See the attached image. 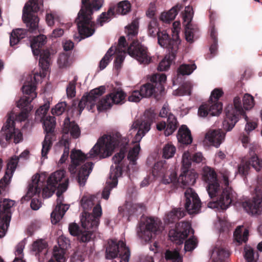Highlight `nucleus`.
I'll use <instances>...</instances> for the list:
<instances>
[{"label":"nucleus","mask_w":262,"mask_h":262,"mask_svg":"<svg viewBox=\"0 0 262 262\" xmlns=\"http://www.w3.org/2000/svg\"><path fill=\"white\" fill-rule=\"evenodd\" d=\"M220 174L225 186L220 195L219 192L221 190V186L217 174L213 168L208 166L204 167L203 169L202 179L207 184L206 190L210 199L217 196L215 201L208 203V207L220 208L222 210H226L233 202L234 195L232 189L229 187L230 172L226 169H222L220 171Z\"/></svg>","instance_id":"1"},{"label":"nucleus","mask_w":262,"mask_h":262,"mask_svg":"<svg viewBox=\"0 0 262 262\" xmlns=\"http://www.w3.org/2000/svg\"><path fill=\"white\" fill-rule=\"evenodd\" d=\"M122 138L119 133L104 135L99 138L96 144L86 155L80 150H72L71 164L68 168L69 171L71 174H75L77 167L88 158L99 157L100 159H103L111 156L115 148L118 146L123 140Z\"/></svg>","instance_id":"2"},{"label":"nucleus","mask_w":262,"mask_h":262,"mask_svg":"<svg viewBox=\"0 0 262 262\" xmlns=\"http://www.w3.org/2000/svg\"><path fill=\"white\" fill-rule=\"evenodd\" d=\"M29 97L23 96L17 104L21 112L18 115H15L13 112L8 114L6 122L0 131V144L2 147H6L12 139L15 143H18L23 140L21 133L14 126V118L15 117V120L19 122L26 120L33 107Z\"/></svg>","instance_id":"3"},{"label":"nucleus","mask_w":262,"mask_h":262,"mask_svg":"<svg viewBox=\"0 0 262 262\" xmlns=\"http://www.w3.org/2000/svg\"><path fill=\"white\" fill-rule=\"evenodd\" d=\"M103 0H81V9L75 22L78 32L82 38L91 36L95 31L96 23L92 21L94 10H98Z\"/></svg>","instance_id":"4"},{"label":"nucleus","mask_w":262,"mask_h":262,"mask_svg":"<svg viewBox=\"0 0 262 262\" xmlns=\"http://www.w3.org/2000/svg\"><path fill=\"white\" fill-rule=\"evenodd\" d=\"M225 117L223 122V127L226 132L232 130L239 117H243L247 122L245 129L247 133L254 130L257 126L255 121L248 120L241 105V100L238 96L233 99V103L228 104L225 109Z\"/></svg>","instance_id":"5"},{"label":"nucleus","mask_w":262,"mask_h":262,"mask_svg":"<svg viewBox=\"0 0 262 262\" xmlns=\"http://www.w3.org/2000/svg\"><path fill=\"white\" fill-rule=\"evenodd\" d=\"M123 140L121 141L120 145L121 147L120 151L115 154L112 160L115 164V167L113 166L111 168L110 173V181H107V186H106L102 192V198L107 200L110 196V192L112 189L115 187L118 183V178L122 174V167L119 165L122 160L124 158L126 152L128 149V140L126 138H123Z\"/></svg>","instance_id":"6"},{"label":"nucleus","mask_w":262,"mask_h":262,"mask_svg":"<svg viewBox=\"0 0 262 262\" xmlns=\"http://www.w3.org/2000/svg\"><path fill=\"white\" fill-rule=\"evenodd\" d=\"M43 7L42 0H29L23 10L22 18L30 32H34L38 27L39 18L35 13Z\"/></svg>","instance_id":"7"},{"label":"nucleus","mask_w":262,"mask_h":262,"mask_svg":"<svg viewBox=\"0 0 262 262\" xmlns=\"http://www.w3.org/2000/svg\"><path fill=\"white\" fill-rule=\"evenodd\" d=\"M130 250L124 242L109 239L105 246V258L113 259L117 258L119 262H128Z\"/></svg>","instance_id":"8"},{"label":"nucleus","mask_w":262,"mask_h":262,"mask_svg":"<svg viewBox=\"0 0 262 262\" xmlns=\"http://www.w3.org/2000/svg\"><path fill=\"white\" fill-rule=\"evenodd\" d=\"M69 185V179L64 176L62 181L59 183L56 192L57 199L56 206L51 214V222L53 224L58 223L63 217L66 212L69 209V205L63 204L64 198L62 193L66 191Z\"/></svg>","instance_id":"9"},{"label":"nucleus","mask_w":262,"mask_h":262,"mask_svg":"<svg viewBox=\"0 0 262 262\" xmlns=\"http://www.w3.org/2000/svg\"><path fill=\"white\" fill-rule=\"evenodd\" d=\"M47 37L42 34L37 36L31 41V48L34 56L40 55L39 65L43 71L47 72L49 69L50 52L49 50H41L47 42Z\"/></svg>","instance_id":"10"},{"label":"nucleus","mask_w":262,"mask_h":262,"mask_svg":"<svg viewBox=\"0 0 262 262\" xmlns=\"http://www.w3.org/2000/svg\"><path fill=\"white\" fill-rule=\"evenodd\" d=\"M151 83H147L141 86L140 92L143 97H149L154 96L157 98L164 91V84L166 81L165 74H155L150 78Z\"/></svg>","instance_id":"11"},{"label":"nucleus","mask_w":262,"mask_h":262,"mask_svg":"<svg viewBox=\"0 0 262 262\" xmlns=\"http://www.w3.org/2000/svg\"><path fill=\"white\" fill-rule=\"evenodd\" d=\"M39 175L36 174L32 177V181L29 183L28 190L25 195L23 196L21 200V203L28 202L31 198L30 206L33 210H38L41 205V202L39 199L42 188L41 182L39 180Z\"/></svg>","instance_id":"12"},{"label":"nucleus","mask_w":262,"mask_h":262,"mask_svg":"<svg viewBox=\"0 0 262 262\" xmlns=\"http://www.w3.org/2000/svg\"><path fill=\"white\" fill-rule=\"evenodd\" d=\"M155 117V113L151 111L146 110L141 119H137L134 122L131 130H138L133 141L134 143L140 142L142 138L149 132Z\"/></svg>","instance_id":"13"},{"label":"nucleus","mask_w":262,"mask_h":262,"mask_svg":"<svg viewBox=\"0 0 262 262\" xmlns=\"http://www.w3.org/2000/svg\"><path fill=\"white\" fill-rule=\"evenodd\" d=\"M172 37L171 38L166 31H160L158 33V44L168 49L169 52L172 53V57L173 58L176 56L177 51L178 50L179 44L180 43L179 33L176 28L172 31Z\"/></svg>","instance_id":"14"},{"label":"nucleus","mask_w":262,"mask_h":262,"mask_svg":"<svg viewBox=\"0 0 262 262\" xmlns=\"http://www.w3.org/2000/svg\"><path fill=\"white\" fill-rule=\"evenodd\" d=\"M168 164L165 160L156 163L151 170V174L155 178H161L165 184L173 183L177 180V174L174 171H168Z\"/></svg>","instance_id":"15"},{"label":"nucleus","mask_w":262,"mask_h":262,"mask_svg":"<svg viewBox=\"0 0 262 262\" xmlns=\"http://www.w3.org/2000/svg\"><path fill=\"white\" fill-rule=\"evenodd\" d=\"M14 202L10 199H4L0 201V238L3 237L9 226L11 219V208Z\"/></svg>","instance_id":"16"},{"label":"nucleus","mask_w":262,"mask_h":262,"mask_svg":"<svg viewBox=\"0 0 262 262\" xmlns=\"http://www.w3.org/2000/svg\"><path fill=\"white\" fill-rule=\"evenodd\" d=\"M127 52L140 63L148 64L151 61V57L147 48L138 41H133L127 48Z\"/></svg>","instance_id":"17"},{"label":"nucleus","mask_w":262,"mask_h":262,"mask_svg":"<svg viewBox=\"0 0 262 262\" xmlns=\"http://www.w3.org/2000/svg\"><path fill=\"white\" fill-rule=\"evenodd\" d=\"M190 233L192 234L194 233L191 224L188 222H183L178 223L174 229L170 230L169 237L176 244L181 245Z\"/></svg>","instance_id":"18"},{"label":"nucleus","mask_w":262,"mask_h":262,"mask_svg":"<svg viewBox=\"0 0 262 262\" xmlns=\"http://www.w3.org/2000/svg\"><path fill=\"white\" fill-rule=\"evenodd\" d=\"M255 191V195L252 200L242 202V207L249 214H258L262 211V187H256Z\"/></svg>","instance_id":"19"},{"label":"nucleus","mask_w":262,"mask_h":262,"mask_svg":"<svg viewBox=\"0 0 262 262\" xmlns=\"http://www.w3.org/2000/svg\"><path fill=\"white\" fill-rule=\"evenodd\" d=\"M66 171L63 170H57L52 173L48 178L47 185L42 188V197L48 198L51 196L57 189L58 184L64 178Z\"/></svg>","instance_id":"20"},{"label":"nucleus","mask_w":262,"mask_h":262,"mask_svg":"<svg viewBox=\"0 0 262 262\" xmlns=\"http://www.w3.org/2000/svg\"><path fill=\"white\" fill-rule=\"evenodd\" d=\"M125 97V93L122 90L115 91L105 96L100 101L98 106V111L101 112L109 109L112 107L113 104H122L124 102Z\"/></svg>","instance_id":"21"},{"label":"nucleus","mask_w":262,"mask_h":262,"mask_svg":"<svg viewBox=\"0 0 262 262\" xmlns=\"http://www.w3.org/2000/svg\"><path fill=\"white\" fill-rule=\"evenodd\" d=\"M161 222L157 218L149 217L146 220L145 229L139 232V236L146 242H149L152 237V234L155 235L161 232Z\"/></svg>","instance_id":"22"},{"label":"nucleus","mask_w":262,"mask_h":262,"mask_svg":"<svg viewBox=\"0 0 262 262\" xmlns=\"http://www.w3.org/2000/svg\"><path fill=\"white\" fill-rule=\"evenodd\" d=\"M185 208L189 214L198 213L201 206V202L197 193L191 188H187L185 193Z\"/></svg>","instance_id":"23"},{"label":"nucleus","mask_w":262,"mask_h":262,"mask_svg":"<svg viewBox=\"0 0 262 262\" xmlns=\"http://www.w3.org/2000/svg\"><path fill=\"white\" fill-rule=\"evenodd\" d=\"M250 158L247 161H242L238 166V172L242 176H246L248 174L250 166L254 168L257 171L262 168V160L251 150L250 152Z\"/></svg>","instance_id":"24"},{"label":"nucleus","mask_w":262,"mask_h":262,"mask_svg":"<svg viewBox=\"0 0 262 262\" xmlns=\"http://www.w3.org/2000/svg\"><path fill=\"white\" fill-rule=\"evenodd\" d=\"M102 215V209L99 204L94 207L92 213H89L82 221V226L83 228L93 229L96 230L99 224V220Z\"/></svg>","instance_id":"25"},{"label":"nucleus","mask_w":262,"mask_h":262,"mask_svg":"<svg viewBox=\"0 0 262 262\" xmlns=\"http://www.w3.org/2000/svg\"><path fill=\"white\" fill-rule=\"evenodd\" d=\"M223 109L221 102L209 101L208 103L202 104L199 108L198 115L201 117L208 115L214 116L219 115Z\"/></svg>","instance_id":"26"},{"label":"nucleus","mask_w":262,"mask_h":262,"mask_svg":"<svg viewBox=\"0 0 262 262\" xmlns=\"http://www.w3.org/2000/svg\"><path fill=\"white\" fill-rule=\"evenodd\" d=\"M144 210L145 206L143 204H130L118 208L120 215L122 217H127L128 221L131 216L140 214Z\"/></svg>","instance_id":"27"},{"label":"nucleus","mask_w":262,"mask_h":262,"mask_svg":"<svg viewBox=\"0 0 262 262\" xmlns=\"http://www.w3.org/2000/svg\"><path fill=\"white\" fill-rule=\"evenodd\" d=\"M159 116L161 117H167V125L166 130H165V135L169 136L171 135L177 128V121L175 116L171 113H169L168 108L164 105L161 110Z\"/></svg>","instance_id":"28"},{"label":"nucleus","mask_w":262,"mask_h":262,"mask_svg":"<svg viewBox=\"0 0 262 262\" xmlns=\"http://www.w3.org/2000/svg\"><path fill=\"white\" fill-rule=\"evenodd\" d=\"M105 92V87L102 85L92 90L88 95L85 96V98H87L86 100L89 104H90L89 110H92L95 105H97V108H98L99 102L103 99V98L102 99H100V98Z\"/></svg>","instance_id":"29"},{"label":"nucleus","mask_w":262,"mask_h":262,"mask_svg":"<svg viewBox=\"0 0 262 262\" xmlns=\"http://www.w3.org/2000/svg\"><path fill=\"white\" fill-rule=\"evenodd\" d=\"M105 92V87L102 85L92 90L88 95L85 96V98H87L86 100L89 104H90L89 110H92L95 105H97V108H98L99 102L103 99V98L102 99H100V98Z\"/></svg>","instance_id":"30"},{"label":"nucleus","mask_w":262,"mask_h":262,"mask_svg":"<svg viewBox=\"0 0 262 262\" xmlns=\"http://www.w3.org/2000/svg\"><path fill=\"white\" fill-rule=\"evenodd\" d=\"M226 133L222 129H210L205 135V140L216 147H218L224 141Z\"/></svg>","instance_id":"31"},{"label":"nucleus","mask_w":262,"mask_h":262,"mask_svg":"<svg viewBox=\"0 0 262 262\" xmlns=\"http://www.w3.org/2000/svg\"><path fill=\"white\" fill-rule=\"evenodd\" d=\"M63 137L69 133L71 137L77 139L79 137L81 133L78 125L74 121H71L70 118L67 117L64 120L62 127Z\"/></svg>","instance_id":"32"},{"label":"nucleus","mask_w":262,"mask_h":262,"mask_svg":"<svg viewBox=\"0 0 262 262\" xmlns=\"http://www.w3.org/2000/svg\"><path fill=\"white\" fill-rule=\"evenodd\" d=\"M210 36L212 40V43L209 48L210 53L211 56L209 58L214 56L217 53V32L215 27L214 18L213 17V14L210 15Z\"/></svg>","instance_id":"33"},{"label":"nucleus","mask_w":262,"mask_h":262,"mask_svg":"<svg viewBox=\"0 0 262 262\" xmlns=\"http://www.w3.org/2000/svg\"><path fill=\"white\" fill-rule=\"evenodd\" d=\"M94 164L92 162H87L82 165L79 168L77 176V180L80 186H83L87 179L92 171Z\"/></svg>","instance_id":"34"},{"label":"nucleus","mask_w":262,"mask_h":262,"mask_svg":"<svg viewBox=\"0 0 262 262\" xmlns=\"http://www.w3.org/2000/svg\"><path fill=\"white\" fill-rule=\"evenodd\" d=\"M131 10V4L128 1L120 2L117 5L111 6L108 10V14L125 15Z\"/></svg>","instance_id":"35"},{"label":"nucleus","mask_w":262,"mask_h":262,"mask_svg":"<svg viewBox=\"0 0 262 262\" xmlns=\"http://www.w3.org/2000/svg\"><path fill=\"white\" fill-rule=\"evenodd\" d=\"M177 139L179 143L188 145L192 142V137L190 129L186 125H183L179 129Z\"/></svg>","instance_id":"36"},{"label":"nucleus","mask_w":262,"mask_h":262,"mask_svg":"<svg viewBox=\"0 0 262 262\" xmlns=\"http://www.w3.org/2000/svg\"><path fill=\"white\" fill-rule=\"evenodd\" d=\"M186 215V211L181 208L172 209L166 215L165 222L167 224L174 223Z\"/></svg>","instance_id":"37"},{"label":"nucleus","mask_w":262,"mask_h":262,"mask_svg":"<svg viewBox=\"0 0 262 262\" xmlns=\"http://www.w3.org/2000/svg\"><path fill=\"white\" fill-rule=\"evenodd\" d=\"M183 7V6L182 4L176 5L168 12L162 13L160 16V19L166 23H169L175 18L178 12Z\"/></svg>","instance_id":"38"},{"label":"nucleus","mask_w":262,"mask_h":262,"mask_svg":"<svg viewBox=\"0 0 262 262\" xmlns=\"http://www.w3.org/2000/svg\"><path fill=\"white\" fill-rule=\"evenodd\" d=\"M196 174L189 170H184L179 180L184 186L193 185L195 183Z\"/></svg>","instance_id":"39"},{"label":"nucleus","mask_w":262,"mask_h":262,"mask_svg":"<svg viewBox=\"0 0 262 262\" xmlns=\"http://www.w3.org/2000/svg\"><path fill=\"white\" fill-rule=\"evenodd\" d=\"M47 243L43 239H38L33 242L32 245V250L36 256L40 257L45 255L47 252Z\"/></svg>","instance_id":"40"},{"label":"nucleus","mask_w":262,"mask_h":262,"mask_svg":"<svg viewBox=\"0 0 262 262\" xmlns=\"http://www.w3.org/2000/svg\"><path fill=\"white\" fill-rule=\"evenodd\" d=\"M234 240L239 245L243 243H246L248 239L249 230L243 227H237L233 233Z\"/></svg>","instance_id":"41"},{"label":"nucleus","mask_w":262,"mask_h":262,"mask_svg":"<svg viewBox=\"0 0 262 262\" xmlns=\"http://www.w3.org/2000/svg\"><path fill=\"white\" fill-rule=\"evenodd\" d=\"M27 30L20 28L13 30L10 36V45L13 47L17 45L21 39L27 36Z\"/></svg>","instance_id":"42"},{"label":"nucleus","mask_w":262,"mask_h":262,"mask_svg":"<svg viewBox=\"0 0 262 262\" xmlns=\"http://www.w3.org/2000/svg\"><path fill=\"white\" fill-rule=\"evenodd\" d=\"M62 239L59 238L58 239V245L59 248H57L56 247L54 248V257L57 262H65L66 258L64 256L65 249L67 248L66 245H63V244H61Z\"/></svg>","instance_id":"43"},{"label":"nucleus","mask_w":262,"mask_h":262,"mask_svg":"<svg viewBox=\"0 0 262 262\" xmlns=\"http://www.w3.org/2000/svg\"><path fill=\"white\" fill-rule=\"evenodd\" d=\"M43 126L46 135L52 134L54 132L56 125L55 118L53 116H49L46 118L43 119Z\"/></svg>","instance_id":"44"},{"label":"nucleus","mask_w":262,"mask_h":262,"mask_svg":"<svg viewBox=\"0 0 262 262\" xmlns=\"http://www.w3.org/2000/svg\"><path fill=\"white\" fill-rule=\"evenodd\" d=\"M53 144L52 138L50 135H46L42 143L41 156L44 159L47 158V155Z\"/></svg>","instance_id":"45"},{"label":"nucleus","mask_w":262,"mask_h":262,"mask_svg":"<svg viewBox=\"0 0 262 262\" xmlns=\"http://www.w3.org/2000/svg\"><path fill=\"white\" fill-rule=\"evenodd\" d=\"M114 53L113 47H111L99 62V68L100 70L104 69L107 67L112 60V56Z\"/></svg>","instance_id":"46"},{"label":"nucleus","mask_w":262,"mask_h":262,"mask_svg":"<svg viewBox=\"0 0 262 262\" xmlns=\"http://www.w3.org/2000/svg\"><path fill=\"white\" fill-rule=\"evenodd\" d=\"M10 179L11 176L9 175L8 172H7L0 180V196H5L8 192Z\"/></svg>","instance_id":"47"},{"label":"nucleus","mask_w":262,"mask_h":262,"mask_svg":"<svg viewBox=\"0 0 262 262\" xmlns=\"http://www.w3.org/2000/svg\"><path fill=\"white\" fill-rule=\"evenodd\" d=\"M172 53L169 52L168 54L166 55L164 58L159 63L158 70L160 71L167 70L172 62L175 59L176 56L173 58L172 57Z\"/></svg>","instance_id":"48"},{"label":"nucleus","mask_w":262,"mask_h":262,"mask_svg":"<svg viewBox=\"0 0 262 262\" xmlns=\"http://www.w3.org/2000/svg\"><path fill=\"white\" fill-rule=\"evenodd\" d=\"M36 86L34 83L25 84L22 87V91L24 94L27 95L31 101L36 97L37 94L35 92Z\"/></svg>","instance_id":"49"},{"label":"nucleus","mask_w":262,"mask_h":262,"mask_svg":"<svg viewBox=\"0 0 262 262\" xmlns=\"http://www.w3.org/2000/svg\"><path fill=\"white\" fill-rule=\"evenodd\" d=\"M193 14L192 8L190 6L186 7L184 12L182 14V17L184 21L183 23L185 27L192 25L191 24V21Z\"/></svg>","instance_id":"50"},{"label":"nucleus","mask_w":262,"mask_h":262,"mask_svg":"<svg viewBox=\"0 0 262 262\" xmlns=\"http://www.w3.org/2000/svg\"><path fill=\"white\" fill-rule=\"evenodd\" d=\"M84 229L86 230L84 231H81L77 236L80 242L83 243H87L91 240L93 235V232L96 230H93V229L87 228Z\"/></svg>","instance_id":"51"},{"label":"nucleus","mask_w":262,"mask_h":262,"mask_svg":"<svg viewBox=\"0 0 262 262\" xmlns=\"http://www.w3.org/2000/svg\"><path fill=\"white\" fill-rule=\"evenodd\" d=\"M241 105L246 110L251 109L254 105V100L253 97L249 94H245L243 98V105Z\"/></svg>","instance_id":"52"},{"label":"nucleus","mask_w":262,"mask_h":262,"mask_svg":"<svg viewBox=\"0 0 262 262\" xmlns=\"http://www.w3.org/2000/svg\"><path fill=\"white\" fill-rule=\"evenodd\" d=\"M140 147L139 145H135L128 153L127 159L132 165L136 164V160L138 156Z\"/></svg>","instance_id":"53"},{"label":"nucleus","mask_w":262,"mask_h":262,"mask_svg":"<svg viewBox=\"0 0 262 262\" xmlns=\"http://www.w3.org/2000/svg\"><path fill=\"white\" fill-rule=\"evenodd\" d=\"M176 152V147L171 143L165 144L163 148V157L165 159L172 158Z\"/></svg>","instance_id":"54"},{"label":"nucleus","mask_w":262,"mask_h":262,"mask_svg":"<svg viewBox=\"0 0 262 262\" xmlns=\"http://www.w3.org/2000/svg\"><path fill=\"white\" fill-rule=\"evenodd\" d=\"M67 109H69L67 103L64 101L58 102L52 109L51 112L53 115L60 116L62 115Z\"/></svg>","instance_id":"55"},{"label":"nucleus","mask_w":262,"mask_h":262,"mask_svg":"<svg viewBox=\"0 0 262 262\" xmlns=\"http://www.w3.org/2000/svg\"><path fill=\"white\" fill-rule=\"evenodd\" d=\"M165 258L167 260H172L173 262H183L182 257L177 251L166 250L165 253Z\"/></svg>","instance_id":"56"},{"label":"nucleus","mask_w":262,"mask_h":262,"mask_svg":"<svg viewBox=\"0 0 262 262\" xmlns=\"http://www.w3.org/2000/svg\"><path fill=\"white\" fill-rule=\"evenodd\" d=\"M196 68V66L195 64H184L180 66L178 69V73L182 75H188L191 74Z\"/></svg>","instance_id":"57"},{"label":"nucleus","mask_w":262,"mask_h":262,"mask_svg":"<svg viewBox=\"0 0 262 262\" xmlns=\"http://www.w3.org/2000/svg\"><path fill=\"white\" fill-rule=\"evenodd\" d=\"M160 32L158 28V23L156 19H153L150 21L148 25V33L149 36L156 37L158 33Z\"/></svg>","instance_id":"58"},{"label":"nucleus","mask_w":262,"mask_h":262,"mask_svg":"<svg viewBox=\"0 0 262 262\" xmlns=\"http://www.w3.org/2000/svg\"><path fill=\"white\" fill-rule=\"evenodd\" d=\"M81 205L85 212L89 211L94 205V197L83 196L81 200Z\"/></svg>","instance_id":"59"},{"label":"nucleus","mask_w":262,"mask_h":262,"mask_svg":"<svg viewBox=\"0 0 262 262\" xmlns=\"http://www.w3.org/2000/svg\"><path fill=\"white\" fill-rule=\"evenodd\" d=\"M185 30L186 40L190 43H192L194 34L198 31V29L193 27L192 25H190V26L185 27Z\"/></svg>","instance_id":"60"},{"label":"nucleus","mask_w":262,"mask_h":262,"mask_svg":"<svg viewBox=\"0 0 262 262\" xmlns=\"http://www.w3.org/2000/svg\"><path fill=\"white\" fill-rule=\"evenodd\" d=\"M78 80L77 76H74V79L69 83L67 88V94L68 97H73L76 94V84Z\"/></svg>","instance_id":"61"},{"label":"nucleus","mask_w":262,"mask_h":262,"mask_svg":"<svg viewBox=\"0 0 262 262\" xmlns=\"http://www.w3.org/2000/svg\"><path fill=\"white\" fill-rule=\"evenodd\" d=\"M173 94L177 96H182L184 95H190L191 90L189 86L186 84L182 85L178 89L173 92Z\"/></svg>","instance_id":"62"},{"label":"nucleus","mask_w":262,"mask_h":262,"mask_svg":"<svg viewBox=\"0 0 262 262\" xmlns=\"http://www.w3.org/2000/svg\"><path fill=\"white\" fill-rule=\"evenodd\" d=\"M126 40L124 36L120 37L117 47H115L114 52L118 53H126Z\"/></svg>","instance_id":"63"},{"label":"nucleus","mask_w":262,"mask_h":262,"mask_svg":"<svg viewBox=\"0 0 262 262\" xmlns=\"http://www.w3.org/2000/svg\"><path fill=\"white\" fill-rule=\"evenodd\" d=\"M197 244V239L192 236L186 241L184 245V249L186 251H191L195 248Z\"/></svg>","instance_id":"64"}]
</instances>
